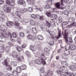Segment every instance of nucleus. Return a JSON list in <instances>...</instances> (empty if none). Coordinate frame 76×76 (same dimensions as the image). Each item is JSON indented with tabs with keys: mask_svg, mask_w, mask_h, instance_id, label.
I'll list each match as a JSON object with an SVG mask.
<instances>
[{
	"mask_svg": "<svg viewBox=\"0 0 76 76\" xmlns=\"http://www.w3.org/2000/svg\"><path fill=\"white\" fill-rule=\"evenodd\" d=\"M66 31H66V30L64 31V39H65V41L68 44L65 46L66 47L65 49L72 50H75L76 46L74 45H72L70 46V44L72 43H73V40H72V37H67L68 33H66Z\"/></svg>",
	"mask_w": 76,
	"mask_h": 76,
	"instance_id": "obj_1",
	"label": "nucleus"
},
{
	"mask_svg": "<svg viewBox=\"0 0 76 76\" xmlns=\"http://www.w3.org/2000/svg\"><path fill=\"white\" fill-rule=\"evenodd\" d=\"M41 57H42V58L40 59L41 61H39L38 59H36L34 60L35 63L37 64H41L42 63L43 64H45V61L44 60H44H45L46 59L44 55V54H42Z\"/></svg>",
	"mask_w": 76,
	"mask_h": 76,
	"instance_id": "obj_2",
	"label": "nucleus"
},
{
	"mask_svg": "<svg viewBox=\"0 0 76 76\" xmlns=\"http://www.w3.org/2000/svg\"><path fill=\"white\" fill-rule=\"evenodd\" d=\"M1 31L2 33H4V34H3V35L4 36V37H5V38H7V37L9 36L10 37V40L11 41L12 40H13L12 37V34L10 32H9L8 33V34H7L6 32H5V30L4 29H1Z\"/></svg>",
	"mask_w": 76,
	"mask_h": 76,
	"instance_id": "obj_3",
	"label": "nucleus"
},
{
	"mask_svg": "<svg viewBox=\"0 0 76 76\" xmlns=\"http://www.w3.org/2000/svg\"><path fill=\"white\" fill-rule=\"evenodd\" d=\"M6 3L7 5L10 6L12 8L14 7V5H15L14 0H11V2L9 0H7Z\"/></svg>",
	"mask_w": 76,
	"mask_h": 76,
	"instance_id": "obj_4",
	"label": "nucleus"
},
{
	"mask_svg": "<svg viewBox=\"0 0 76 76\" xmlns=\"http://www.w3.org/2000/svg\"><path fill=\"white\" fill-rule=\"evenodd\" d=\"M57 67V68H58L62 71H64V72H67V67L65 66H61L60 65H56Z\"/></svg>",
	"mask_w": 76,
	"mask_h": 76,
	"instance_id": "obj_5",
	"label": "nucleus"
},
{
	"mask_svg": "<svg viewBox=\"0 0 76 76\" xmlns=\"http://www.w3.org/2000/svg\"><path fill=\"white\" fill-rule=\"evenodd\" d=\"M18 73L16 71L14 70L12 73L13 75L10 73H8L6 75V76H18Z\"/></svg>",
	"mask_w": 76,
	"mask_h": 76,
	"instance_id": "obj_6",
	"label": "nucleus"
},
{
	"mask_svg": "<svg viewBox=\"0 0 76 76\" xmlns=\"http://www.w3.org/2000/svg\"><path fill=\"white\" fill-rule=\"evenodd\" d=\"M4 34L1 35V37L0 36V42H6V37L3 35Z\"/></svg>",
	"mask_w": 76,
	"mask_h": 76,
	"instance_id": "obj_7",
	"label": "nucleus"
},
{
	"mask_svg": "<svg viewBox=\"0 0 76 76\" xmlns=\"http://www.w3.org/2000/svg\"><path fill=\"white\" fill-rule=\"evenodd\" d=\"M11 56L14 57V58H16L18 57V53L16 51H13L11 54Z\"/></svg>",
	"mask_w": 76,
	"mask_h": 76,
	"instance_id": "obj_8",
	"label": "nucleus"
},
{
	"mask_svg": "<svg viewBox=\"0 0 76 76\" xmlns=\"http://www.w3.org/2000/svg\"><path fill=\"white\" fill-rule=\"evenodd\" d=\"M18 3L19 4H20V5H24L25 6L26 4V2L23 0H20Z\"/></svg>",
	"mask_w": 76,
	"mask_h": 76,
	"instance_id": "obj_9",
	"label": "nucleus"
},
{
	"mask_svg": "<svg viewBox=\"0 0 76 76\" xmlns=\"http://www.w3.org/2000/svg\"><path fill=\"white\" fill-rule=\"evenodd\" d=\"M64 53L67 56L70 54V52L69 50V49H65V50L64 52Z\"/></svg>",
	"mask_w": 76,
	"mask_h": 76,
	"instance_id": "obj_10",
	"label": "nucleus"
},
{
	"mask_svg": "<svg viewBox=\"0 0 76 76\" xmlns=\"http://www.w3.org/2000/svg\"><path fill=\"white\" fill-rule=\"evenodd\" d=\"M13 25H14V24L12 21H8L7 23V25L8 28H11L12 26Z\"/></svg>",
	"mask_w": 76,
	"mask_h": 76,
	"instance_id": "obj_11",
	"label": "nucleus"
},
{
	"mask_svg": "<svg viewBox=\"0 0 76 76\" xmlns=\"http://www.w3.org/2000/svg\"><path fill=\"white\" fill-rule=\"evenodd\" d=\"M4 12L9 13V12H10V11H11V8H10V7H8L5 9H4Z\"/></svg>",
	"mask_w": 76,
	"mask_h": 76,
	"instance_id": "obj_12",
	"label": "nucleus"
},
{
	"mask_svg": "<svg viewBox=\"0 0 76 76\" xmlns=\"http://www.w3.org/2000/svg\"><path fill=\"white\" fill-rule=\"evenodd\" d=\"M10 61V58H9L7 57L6 59L4 60V64L6 66L8 64V62L7 61Z\"/></svg>",
	"mask_w": 76,
	"mask_h": 76,
	"instance_id": "obj_13",
	"label": "nucleus"
},
{
	"mask_svg": "<svg viewBox=\"0 0 76 76\" xmlns=\"http://www.w3.org/2000/svg\"><path fill=\"white\" fill-rule=\"evenodd\" d=\"M55 6L57 8H58V9H64V7H61L60 8V2H58L56 4Z\"/></svg>",
	"mask_w": 76,
	"mask_h": 76,
	"instance_id": "obj_14",
	"label": "nucleus"
},
{
	"mask_svg": "<svg viewBox=\"0 0 76 76\" xmlns=\"http://www.w3.org/2000/svg\"><path fill=\"white\" fill-rule=\"evenodd\" d=\"M4 51V46H2L0 47V52L3 53ZM1 57V55L0 53V57Z\"/></svg>",
	"mask_w": 76,
	"mask_h": 76,
	"instance_id": "obj_15",
	"label": "nucleus"
},
{
	"mask_svg": "<svg viewBox=\"0 0 76 76\" xmlns=\"http://www.w3.org/2000/svg\"><path fill=\"white\" fill-rule=\"evenodd\" d=\"M53 74V72L50 71V70H49L47 73V75L45 76H49L50 75L52 76V75Z\"/></svg>",
	"mask_w": 76,
	"mask_h": 76,
	"instance_id": "obj_16",
	"label": "nucleus"
},
{
	"mask_svg": "<svg viewBox=\"0 0 76 76\" xmlns=\"http://www.w3.org/2000/svg\"><path fill=\"white\" fill-rule=\"evenodd\" d=\"M27 2L29 4H34V0H27Z\"/></svg>",
	"mask_w": 76,
	"mask_h": 76,
	"instance_id": "obj_17",
	"label": "nucleus"
},
{
	"mask_svg": "<svg viewBox=\"0 0 76 76\" xmlns=\"http://www.w3.org/2000/svg\"><path fill=\"white\" fill-rule=\"evenodd\" d=\"M15 14L18 17H19V18H20V16L22 15L20 12L18 11H17L15 12Z\"/></svg>",
	"mask_w": 76,
	"mask_h": 76,
	"instance_id": "obj_18",
	"label": "nucleus"
},
{
	"mask_svg": "<svg viewBox=\"0 0 76 76\" xmlns=\"http://www.w3.org/2000/svg\"><path fill=\"white\" fill-rule=\"evenodd\" d=\"M70 69L72 70H76V65L75 66H72L69 67Z\"/></svg>",
	"mask_w": 76,
	"mask_h": 76,
	"instance_id": "obj_19",
	"label": "nucleus"
},
{
	"mask_svg": "<svg viewBox=\"0 0 76 76\" xmlns=\"http://www.w3.org/2000/svg\"><path fill=\"white\" fill-rule=\"evenodd\" d=\"M46 3L48 4L51 6V5L53 4V1L52 0H48L46 1Z\"/></svg>",
	"mask_w": 76,
	"mask_h": 76,
	"instance_id": "obj_20",
	"label": "nucleus"
},
{
	"mask_svg": "<svg viewBox=\"0 0 76 76\" xmlns=\"http://www.w3.org/2000/svg\"><path fill=\"white\" fill-rule=\"evenodd\" d=\"M38 15H36L32 14L31 15V18L33 19H37V18H38Z\"/></svg>",
	"mask_w": 76,
	"mask_h": 76,
	"instance_id": "obj_21",
	"label": "nucleus"
},
{
	"mask_svg": "<svg viewBox=\"0 0 76 76\" xmlns=\"http://www.w3.org/2000/svg\"><path fill=\"white\" fill-rule=\"evenodd\" d=\"M46 15L48 17H50L51 19H53V15L51 14L50 12H48Z\"/></svg>",
	"mask_w": 76,
	"mask_h": 76,
	"instance_id": "obj_22",
	"label": "nucleus"
},
{
	"mask_svg": "<svg viewBox=\"0 0 76 76\" xmlns=\"http://www.w3.org/2000/svg\"><path fill=\"white\" fill-rule=\"evenodd\" d=\"M17 50L18 52H20L22 50V48L19 46H18L16 47Z\"/></svg>",
	"mask_w": 76,
	"mask_h": 76,
	"instance_id": "obj_23",
	"label": "nucleus"
},
{
	"mask_svg": "<svg viewBox=\"0 0 76 76\" xmlns=\"http://www.w3.org/2000/svg\"><path fill=\"white\" fill-rule=\"evenodd\" d=\"M16 70V71L18 72V73H20L21 72V70H22V69L20 67L18 66Z\"/></svg>",
	"mask_w": 76,
	"mask_h": 76,
	"instance_id": "obj_24",
	"label": "nucleus"
},
{
	"mask_svg": "<svg viewBox=\"0 0 76 76\" xmlns=\"http://www.w3.org/2000/svg\"><path fill=\"white\" fill-rule=\"evenodd\" d=\"M5 50L6 53H9V50H10V46H6Z\"/></svg>",
	"mask_w": 76,
	"mask_h": 76,
	"instance_id": "obj_25",
	"label": "nucleus"
},
{
	"mask_svg": "<svg viewBox=\"0 0 76 76\" xmlns=\"http://www.w3.org/2000/svg\"><path fill=\"white\" fill-rule=\"evenodd\" d=\"M61 64L62 66H63V65H66V66H68L69 65L67 62H65V61H62L61 62Z\"/></svg>",
	"mask_w": 76,
	"mask_h": 76,
	"instance_id": "obj_26",
	"label": "nucleus"
},
{
	"mask_svg": "<svg viewBox=\"0 0 76 76\" xmlns=\"http://www.w3.org/2000/svg\"><path fill=\"white\" fill-rule=\"evenodd\" d=\"M61 57L63 59H67V56L64 53L63 54L61 55Z\"/></svg>",
	"mask_w": 76,
	"mask_h": 76,
	"instance_id": "obj_27",
	"label": "nucleus"
},
{
	"mask_svg": "<svg viewBox=\"0 0 76 76\" xmlns=\"http://www.w3.org/2000/svg\"><path fill=\"white\" fill-rule=\"evenodd\" d=\"M27 10L28 11V12H32L33 11V10L32 9V8L31 7H28L27 8Z\"/></svg>",
	"mask_w": 76,
	"mask_h": 76,
	"instance_id": "obj_28",
	"label": "nucleus"
},
{
	"mask_svg": "<svg viewBox=\"0 0 76 76\" xmlns=\"http://www.w3.org/2000/svg\"><path fill=\"white\" fill-rule=\"evenodd\" d=\"M25 54H26L27 56V57H31V54H30V53H29V51H26L25 52Z\"/></svg>",
	"mask_w": 76,
	"mask_h": 76,
	"instance_id": "obj_29",
	"label": "nucleus"
},
{
	"mask_svg": "<svg viewBox=\"0 0 76 76\" xmlns=\"http://www.w3.org/2000/svg\"><path fill=\"white\" fill-rule=\"evenodd\" d=\"M1 16V17H0V19L1 20H3L4 19L6 18V16L4 14H3Z\"/></svg>",
	"mask_w": 76,
	"mask_h": 76,
	"instance_id": "obj_30",
	"label": "nucleus"
},
{
	"mask_svg": "<svg viewBox=\"0 0 76 76\" xmlns=\"http://www.w3.org/2000/svg\"><path fill=\"white\" fill-rule=\"evenodd\" d=\"M34 46H31L30 47V50H31V51H35V50L36 48Z\"/></svg>",
	"mask_w": 76,
	"mask_h": 76,
	"instance_id": "obj_31",
	"label": "nucleus"
},
{
	"mask_svg": "<svg viewBox=\"0 0 76 76\" xmlns=\"http://www.w3.org/2000/svg\"><path fill=\"white\" fill-rule=\"evenodd\" d=\"M30 23L31 25H35V22L34 21V20H30Z\"/></svg>",
	"mask_w": 76,
	"mask_h": 76,
	"instance_id": "obj_32",
	"label": "nucleus"
},
{
	"mask_svg": "<svg viewBox=\"0 0 76 76\" xmlns=\"http://www.w3.org/2000/svg\"><path fill=\"white\" fill-rule=\"evenodd\" d=\"M68 23V22H67V21H64V22L63 23H62V28L63 29V28H64V27H63V26H64V25L65 26V25H67Z\"/></svg>",
	"mask_w": 76,
	"mask_h": 76,
	"instance_id": "obj_33",
	"label": "nucleus"
},
{
	"mask_svg": "<svg viewBox=\"0 0 76 76\" xmlns=\"http://www.w3.org/2000/svg\"><path fill=\"white\" fill-rule=\"evenodd\" d=\"M37 38L38 39H39V40H42V39H43V37L41 35H39L38 36Z\"/></svg>",
	"mask_w": 76,
	"mask_h": 76,
	"instance_id": "obj_34",
	"label": "nucleus"
},
{
	"mask_svg": "<svg viewBox=\"0 0 76 76\" xmlns=\"http://www.w3.org/2000/svg\"><path fill=\"white\" fill-rule=\"evenodd\" d=\"M69 22H72L73 21H74L75 20V18L73 17H71L69 19Z\"/></svg>",
	"mask_w": 76,
	"mask_h": 76,
	"instance_id": "obj_35",
	"label": "nucleus"
},
{
	"mask_svg": "<svg viewBox=\"0 0 76 76\" xmlns=\"http://www.w3.org/2000/svg\"><path fill=\"white\" fill-rule=\"evenodd\" d=\"M26 65H22L21 67L20 68L21 70H25V69H26Z\"/></svg>",
	"mask_w": 76,
	"mask_h": 76,
	"instance_id": "obj_36",
	"label": "nucleus"
},
{
	"mask_svg": "<svg viewBox=\"0 0 76 76\" xmlns=\"http://www.w3.org/2000/svg\"><path fill=\"white\" fill-rule=\"evenodd\" d=\"M14 25L16 27H18L19 26L20 24H19V23L17 22H15L14 23Z\"/></svg>",
	"mask_w": 76,
	"mask_h": 76,
	"instance_id": "obj_37",
	"label": "nucleus"
},
{
	"mask_svg": "<svg viewBox=\"0 0 76 76\" xmlns=\"http://www.w3.org/2000/svg\"><path fill=\"white\" fill-rule=\"evenodd\" d=\"M18 60L19 61H22V60H23L24 58H23V57L22 56L21 58L19 57L18 58Z\"/></svg>",
	"mask_w": 76,
	"mask_h": 76,
	"instance_id": "obj_38",
	"label": "nucleus"
},
{
	"mask_svg": "<svg viewBox=\"0 0 76 76\" xmlns=\"http://www.w3.org/2000/svg\"><path fill=\"white\" fill-rule=\"evenodd\" d=\"M8 45H9V47H13V45L12 44V43L11 42H9L7 43Z\"/></svg>",
	"mask_w": 76,
	"mask_h": 76,
	"instance_id": "obj_39",
	"label": "nucleus"
},
{
	"mask_svg": "<svg viewBox=\"0 0 76 76\" xmlns=\"http://www.w3.org/2000/svg\"><path fill=\"white\" fill-rule=\"evenodd\" d=\"M27 38L28 39H32V35L29 34L27 36Z\"/></svg>",
	"mask_w": 76,
	"mask_h": 76,
	"instance_id": "obj_40",
	"label": "nucleus"
},
{
	"mask_svg": "<svg viewBox=\"0 0 76 76\" xmlns=\"http://www.w3.org/2000/svg\"><path fill=\"white\" fill-rule=\"evenodd\" d=\"M19 35L21 37H25V34L24 33L21 32L19 33Z\"/></svg>",
	"mask_w": 76,
	"mask_h": 76,
	"instance_id": "obj_41",
	"label": "nucleus"
},
{
	"mask_svg": "<svg viewBox=\"0 0 76 76\" xmlns=\"http://www.w3.org/2000/svg\"><path fill=\"white\" fill-rule=\"evenodd\" d=\"M67 75L69 76H75V74L72 72H68L67 73Z\"/></svg>",
	"mask_w": 76,
	"mask_h": 76,
	"instance_id": "obj_42",
	"label": "nucleus"
},
{
	"mask_svg": "<svg viewBox=\"0 0 76 76\" xmlns=\"http://www.w3.org/2000/svg\"><path fill=\"white\" fill-rule=\"evenodd\" d=\"M50 24H51V26L55 25V22L53 20H51L50 21Z\"/></svg>",
	"mask_w": 76,
	"mask_h": 76,
	"instance_id": "obj_43",
	"label": "nucleus"
},
{
	"mask_svg": "<svg viewBox=\"0 0 76 76\" xmlns=\"http://www.w3.org/2000/svg\"><path fill=\"white\" fill-rule=\"evenodd\" d=\"M46 25L47 26H48V27H50L51 26V25L50 23H49V22L47 21H46Z\"/></svg>",
	"mask_w": 76,
	"mask_h": 76,
	"instance_id": "obj_44",
	"label": "nucleus"
},
{
	"mask_svg": "<svg viewBox=\"0 0 76 76\" xmlns=\"http://www.w3.org/2000/svg\"><path fill=\"white\" fill-rule=\"evenodd\" d=\"M11 64H12V66H16V63L15 61H12L11 62Z\"/></svg>",
	"mask_w": 76,
	"mask_h": 76,
	"instance_id": "obj_45",
	"label": "nucleus"
},
{
	"mask_svg": "<svg viewBox=\"0 0 76 76\" xmlns=\"http://www.w3.org/2000/svg\"><path fill=\"white\" fill-rule=\"evenodd\" d=\"M44 50L45 52H46V53H48V54H50V53H49V52H50V50H48V48H45L44 49Z\"/></svg>",
	"mask_w": 76,
	"mask_h": 76,
	"instance_id": "obj_46",
	"label": "nucleus"
},
{
	"mask_svg": "<svg viewBox=\"0 0 76 76\" xmlns=\"http://www.w3.org/2000/svg\"><path fill=\"white\" fill-rule=\"evenodd\" d=\"M61 32L59 31V35L58 36V37H56V38L57 39H59L60 37H61Z\"/></svg>",
	"mask_w": 76,
	"mask_h": 76,
	"instance_id": "obj_47",
	"label": "nucleus"
},
{
	"mask_svg": "<svg viewBox=\"0 0 76 76\" xmlns=\"http://www.w3.org/2000/svg\"><path fill=\"white\" fill-rule=\"evenodd\" d=\"M12 35L14 38H16V37H17V34L15 32H13Z\"/></svg>",
	"mask_w": 76,
	"mask_h": 76,
	"instance_id": "obj_48",
	"label": "nucleus"
},
{
	"mask_svg": "<svg viewBox=\"0 0 76 76\" xmlns=\"http://www.w3.org/2000/svg\"><path fill=\"white\" fill-rule=\"evenodd\" d=\"M64 13L65 15H67V16L69 14V12L68 11H64Z\"/></svg>",
	"mask_w": 76,
	"mask_h": 76,
	"instance_id": "obj_49",
	"label": "nucleus"
},
{
	"mask_svg": "<svg viewBox=\"0 0 76 76\" xmlns=\"http://www.w3.org/2000/svg\"><path fill=\"white\" fill-rule=\"evenodd\" d=\"M54 44V42L53 41L50 40L49 42V44L50 45H53Z\"/></svg>",
	"mask_w": 76,
	"mask_h": 76,
	"instance_id": "obj_50",
	"label": "nucleus"
},
{
	"mask_svg": "<svg viewBox=\"0 0 76 76\" xmlns=\"http://www.w3.org/2000/svg\"><path fill=\"white\" fill-rule=\"evenodd\" d=\"M6 26H4L3 25H0V29H2V28H3V29H5V28H6Z\"/></svg>",
	"mask_w": 76,
	"mask_h": 76,
	"instance_id": "obj_51",
	"label": "nucleus"
},
{
	"mask_svg": "<svg viewBox=\"0 0 76 76\" xmlns=\"http://www.w3.org/2000/svg\"><path fill=\"white\" fill-rule=\"evenodd\" d=\"M63 20V18L61 17H59V23H61L62 22V20Z\"/></svg>",
	"mask_w": 76,
	"mask_h": 76,
	"instance_id": "obj_52",
	"label": "nucleus"
},
{
	"mask_svg": "<svg viewBox=\"0 0 76 76\" xmlns=\"http://www.w3.org/2000/svg\"><path fill=\"white\" fill-rule=\"evenodd\" d=\"M53 18L54 19H56L57 18V15H56L55 14H53Z\"/></svg>",
	"mask_w": 76,
	"mask_h": 76,
	"instance_id": "obj_53",
	"label": "nucleus"
},
{
	"mask_svg": "<svg viewBox=\"0 0 76 76\" xmlns=\"http://www.w3.org/2000/svg\"><path fill=\"white\" fill-rule=\"evenodd\" d=\"M23 21L25 23H28V19H24L23 20Z\"/></svg>",
	"mask_w": 76,
	"mask_h": 76,
	"instance_id": "obj_54",
	"label": "nucleus"
},
{
	"mask_svg": "<svg viewBox=\"0 0 76 76\" xmlns=\"http://www.w3.org/2000/svg\"><path fill=\"white\" fill-rule=\"evenodd\" d=\"M51 7L49 6V5H47L45 6V8L48 9H50Z\"/></svg>",
	"mask_w": 76,
	"mask_h": 76,
	"instance_id": "obj_55",
	"label": "nucleus"
},
{
	"mask_svg": "<svg viewBox=\"0 0 76 76\" xmlns=\"http://www.w3.org/2000/svg\"><path fill=\"white\" fill-rule=\"evenodd\" d=\"M44 68H42L40 69V72L42 73H44Z\"/></svg>",
	"mask_w": 76,
	"mask_h": 76,
	"instance_id": "obj_56",
	"label": "nucleus"
},
{
	"mask_svg": "<svg viewBox=\"0 0 76 76\" xmlns=\"http://www.w3.org/2000/svg\"><path fill=\"white\" fill-rule=\"evenodd\" d=\"M32 30L34 34H37V31L36 29H32Z\"/></svg>",
	"mask_w": 76,
	"mask_h": 76,
	"instance_id": "obj_57",
	"label": "nucleus"
},
{
	"mask_svg": "<svg viewBox=\"0 0 76 76\" xmlns=\"http://www.w3.org/2000/svg\"><path fill=\"white\" fill-rule=\"evenodd\" d=\"M8 70L10 71H11V70H12V66H9L8 68Z\"/></svg>",
	"mask_w": 76,
	"mask_h": 76,
	"instance_id": "obj_58",
	"label": "nucleus"
},
{
	"mask_svg": "<svg viewBox=\"0 0 76 76\" xmlns=\"http://www.w3.org/2000/svg\"><path fill=\"white\" fill-rule=\"evenodd\" d=\"M36 9H37V10H39V11H41L42 10V8L40 7L38 8H36Z\"/></svg>",
	"mask_w": 76,
	"mask_h": 76,
	"instance_id": "obj_59",
	"label": "nucleus"
},
{
	"mask_svg": "<svg viewBox=\"0 0 76 76\" xmlns=\"http://www.w3.org/2000/svg\"><path fill=\"white\" fill-rule=\"evenodd\" d=\"M19 12L21 13H24V10L23 9H21Z\"/></svg>",
	"mask_w": 76,
	"mask_h": 76,
	"instance_id": "obj_60",
	"label": "nucleus"
},
{
	"mask_svg": "<svg viewBox=\"0 0 76 76\" xmlns=\"http://www.w3.org/2000/svg\"><path fill=\"white\" fill-rule=\"evenodd\" d=\"M26 44H23L22 45V48H25V47H26Z\"/></svg>",
	"mask_w": 76,
	"mask_h": 76,
	"instance_id": "obj_61",
	"label": "nucleus"
},
{
	"mask_svg": "<svg viewBox=\"0 0 76 76\" xmlns=\"http://www.w3.org/2000/svg\"><path fill=\"white\" fill-rule=\"evenodd\" d=\"M4 3V1L3 0H0V4H2Z\"/></svg>",
	"mask_w": 76,
	"mask_h": 76,
	"instance_id": "obj_62",
	"label": "nucleus"
},
{
	"mask_svg": "<svg viewBox=\"0 0 76 76\" xmlns=\"http://www.w3.org/2000/svg\"><path fill=\"white\" fill-rule=\"evenodd\" d=\"M61 70H57V73L58 74H61Z\"/></svg>",
	"mask_w": 76,
	"mask_h": 76,
	"instance_id": "obj_63",
	"label": "nucleus"
},
{
	"mask_svg": "<svg viewBox=\"0 0 76 76\" xmlns=\"http://www.w3.org/2000/svg\"><path fill=\"white\" fill-rule=\"evenodd\" d=\"M0 76H5V74H3L2 72H0Z\"/></svg>",
	"mask_w": 76,
	"mask_h": 76,
	"instance_id": "obj_64",
	"label": "nucleus"
}]
</instances>
